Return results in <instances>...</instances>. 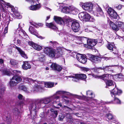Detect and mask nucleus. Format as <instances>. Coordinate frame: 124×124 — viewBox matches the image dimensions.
<instances>
[{
    "mask_svg": "<svg viewBox=\"0 0 124 124\" xmlns=\"http://www.w3.org/2000/svg\"><path fill=\"white\" fill-rule=\"evenodd\" d=\"M19 89L23 91L26 93H29L28 89L25 86L23 85H20L19 87Z\"/></svg>",
    "mask_w": 124,
    "mask_h": 124,
    "instance_id": "4c0bfd02",
    "label": "nucleus"
},
{
    "mask_svg": "<svg viewBox=\"0 0 124 124\" xmlns=\"http://www.w3.org/2000/svg\"><path fill=\"white\" fill-rule=\"evenodd\" d=\"M101 58L98 56H94L93 58V60H92L91 61L97 63L101 61Z\"/></svg>",
    "mask_w": 124,
    "mask_h": 124,
    "instance_id": "c9c22d12",
    "label": "nucleus"
},
{
    "mask_svg": "<svg viewBox=\"0 0 124 124\" xmlns=\"http://www.w3.org/2000/svg\"><path fill=\"white\" fill-rule=\"evenodd\" d=\"M71 27L73 30L75 32L78 31L80 29V26L79 23L76 21L72 23Z\"/></svg>",
    "mask_w": 124,
    "mask_h": 124,
    "instance_id": "2eb2a0df",
    "label": "nucleus"
},
{
    "mask_svg": "<svg viewBox=\"0 0 124 124\" xmlns=\"http://www.w3.org/2000/svg\"><path fill=\"white\" fill-rule=\"evenodd\" d=\"M63 20L64 22V25L66 24L67 26H68L70 24H71L72 22L71 19L67 17H63Z\"/></svg>",
    "mask_w": 124,
    "mask_h": 124,
    "instance_id": "c756f323",
    "label": "nucleus"
},
{
    "mask_svg": "<svg viewBox=\"0 0 124 124\" xmlns=\"http://www.w3.org/2000/svg\"><path fill=\"white\" fill-rule=\"evenodd\" d=\"M22 80L21 77L17 76H14L11 79L9 82V86L12 88L16 86L18 82H20Z\"/></svg>",
    "mask_w": 124,
    "mask_h": 124,
    "instance_id": "423d86ee",
    "label": "nucleus"
},
{
    "mask_svg": "<svg viewBox=\"0 0 124 124\" xmlns=\"http://www.w3.org/2000/svg\"><path fill=\"white\" fill-rule=\"evenodd\" d=\"M40 116L41 117H44V113H41L40 115Z\"/></svg>",
    "mask_w": 124,
    "mask_h": 124,
    "instance_id": "e2e57ef3",
    "label": "nucleus"
},
{
    "mask_svg": "<svg viewBox=\"0 0 124 124\" xmlns=\"http://www.w3.org/2000/svg\"><path fill=\"white\" fill-rule=\"evenodd\" d=\"M44 52L49 57L52 58L58 57L62 54V48L60 47L57 48L56 50L47 47L45 48Z\"/></svg>",
    "mask_w": 124,
    "mask_h": 124,
    "instance_id": "f257e3e1",
    "label": "nucleus"
},
{
    "mask_svg": "<svg viewBox=\"0 0 124 124\" xmlns=\"http://www.w3.org/2000/svg\"><path fill=\"white\" fill-rule=\"evenodd\" d=\"M36 99L35 100V103H32L31 104L29 107V109L31 112V116H32V114L34 113L35 115L36 114V108H40L41 107H39L37 104L36 102Z\"/></svg>",
    "mask_w": 124,
    "mask_h": 124,
    "instance_id": "f8f14e48",
    "label": "nucleus"
},
{
    "mask_svg": "<svg viewBox=\"0 0 124 124\" xmlns=\"http://www.w3.org/2000/svg\"><path fill=\"white\" fill-rule=\"evenodd\" d=\"M86 94L88 96V97L86 98V99L87 101H89L90 100L91 101L92 100L94 101L93 103L97 104H100V102L98 101L96 99H92L95 97V95L92 91L88 90L87 91Z\"/></svg>",
    "mask_w": 124,
    "mask_h": 124,
    "instance_id": "6e6552de",
    "label": "nucleus"
},
{
    "mask_svg": "<svg viewBox=\"0 0 124 124\" xmlns=\"http://www.w3.org/2000/svg\"><path fill=\"white\" fill-rule=\"evenodd\" d=\"M2 74L8 76H10L11 75V73L7 70H4L2 71Z\"/></svg>",
    "mask_w": 124,
    "mask_h": 124,
    "instance_id": "79ce46f5",
    "label": "nucleus"
},
{
    "mask_svg": "<svg viewBox=\"0 0 124 124\" xmlns=\"http://www.w3.org/2000/svg\"><path fill=\"white\" fill-rule=\"evenodd\" d=\"M79 5L84 10L88 12H92L93 10V5L90 2H80Z\"/></svg>",
    "mask_w": 124,
    "mask_h": 124,
    "instance_id": "20e7f679",
    "label": "nucleus"
},
{
    "mask_svg": "<svg viewBox=\"0 0 124 124\" xmlns=\"http://www.w3.org/2000/svg\"><path fill=\"white\" fill-rule=\"evenodd\" d=\"M14 75H16L17 76L20 74H21V72L20 71H18L16 70H14L12 71Z\"/></svg>",
    "mask_w": 124,
    "mask_h": 124,
    "instance_id": "09e8293b",
    "label": "nucleus"
},
{
    "mask_svg": "<svg viewBox=\"0 0 124 124\" xmlns=\"http://www.w3.org/2000/svg\"><path fill=\"white\" fill-rule=\"evenodd\" d=\"M116 76L120 80H122L124 78V76L121 74H116Z\"/></svg>",
    "mask_w": 124,
    "mask_h": 124,
    "instance_id": "37998d69",
    "label": "nucleus"
},
{
    "mask_svg": "<svg viewBox=\"0 0 124 124\" xmlns=\"http://www.w3.org/2000/svg\"><path fill=\"white\" fill-rule=\"evenodd\" d=\"M29 30L31 34L34 35L40 39H43L42 37L39 36L37 31L34 29L31 26H30L29 29Z\"/></svg>",
    "mask_w": 124,
    "mask_h": 124,
    "instance_id": "5701e85b",
    "label": "nucleus"
},
{
    "mask_svg": "<svg viewBox=\"0 0 124 124\" xmlns=\"http://www.w3.org/2000/svg\"><path fill=\"white\" fill-rule=\"evenodd\" d=\"M50 110L51 112L53 113L54 114V117L55 118L58 115L57 111L52 108Z\"/></svg>",
    "mask_w": 124,
    "mask_h": 124,
    "instance_id": "a18cd8bd",
    "label": "nucleus"
},
{
    "mask_svg": "<svg viewBox=\"0 0 124 124\" xmlns=\"http://www.w3.org/2000/svg\"><path fill=\"white\" fill-rule=\"evenodd\" d=\"M57 105L58 106H59L60 107H63L62 105V104L60 103L58 104Z\"/></svg>",
    "mask_w": 124,
    "mask_h": 124,
    "instance_id": "338daca9",
    "label": "nucleus"
},
{
    "mask_svg": "<svg viewBox=\"0 0 124 124\" xmlns=\"http://www.w3.org/2000/svg\"><path fill=\"white\" fill-rule=\"evenodd\" d=\"M116 23L118 27H119V28L121 29L123 31V33L124 34V23L118 21Z\"/></svg>",
    "mask_w": 124,
    "mask_h": 124,
    "instance_id": "72a5a7b5",
    "label": "nucleus"
},
{
    "mask_svg": "<svg viewBox=\"0 0 124 124\" xmlns=\"http://www.w3.org/2000/svg\"><path fill=\"white\" fill-rule=\"evenodd\" d=\"M89 21L91 22H94L95 20L93 17H91L90 16V18H89Z\"/></svg>",
    "mask_w": 124,
    "mask_h": 124,
    "instance_id": "6e6d98bb",
    "label": "nucleus"
},
{
    "mask_svg": "<svg viewBox=\"0 0 124 124\" xmlns=\"http://www.w3.org/2000/svg\"><path fill=\"white\" fill-rule=\"evenodd\" d=\"M3 62V60L1 59H0V63H2Z\"/></svg>",
    "mask_w": 124,
    "mask_h": 124,
    "instance_id": "774afa93",
    "label": "nucleus"
},
{
    "mask_svg": "<svg viewBox=\"0 0 124 124\" xmlns=\"http://www.w3.org/2000/svg\"><path fill=\"white\" fill-rule=\"evenodd\" d=\"M50 67L52 70L57 71H60L62 69L61 67L55 63H52Z\"/></svg>",
    "mask_w": 124,
    "mask_h": 124,
    "instance_id": "412c9836",
    "label": "nucleus"
},
{
    "mask_svg": "<svg viewBox=\"0 0 124 124\" xmlns=\"http://www.w3.org/2000/svg\"><path fill=\"white\" fill-rule=\"evenodd\" d=\"M13 112L14 114L16 116H18L20 114V112L17 108H15L13 109Z\"/></svg>",
    "mask_w": 124,
    "mask_h": 124,
    "instance_id": "c03bdc74",
    "label": "nucleus"
},
{
    "mask_svg": "<svg viewBox=\"0 0 124 124\" xmlns=\"http://www.w3.org/2000/svg\"><path fill=\"white\" fill-rule=\"evenodd\" d=\"M5 90V86L3 85L0 86V99H1L2 97V95Z\"/></svg>",
    "mask_w": 124,
    "mask_h": 124,
    "instance_id": "58836bf2",
    "label": "nucleus"
},
{
    "mask_svg": "<svg viewBox=\"0 0 124 124\" xmlns=\"http://www.w3.org/2000/svg\"><path fill=\"white\" fill-rule=\"evenodd\" d=\"M21 78L23 79L24 81L26 82H28L31 84L32 83L33 85H35L34 89V92L38 91L39 89L42 88V85H40V84L39 83L38 81L36 80H33L31 78L23 77H22Z\"/></svg>",
    "mask_w": 124,
    "mask_h": 124,
    "instance_id": "7ed1b4c3",
    "label": "nucleus"
},
{
    "mask_svg": "<svg viewBox=\"0 0 124 124\" xmlns=\"http://www.w3.org/2000/svg\"><path fill=\"white\" fill-rule=\"evenodd\" d=\"M69 78H73L72 80L75 82H78V79L84 80L86 78V75L83 74H74L68 76Z\"/></svg>",
    "mask_w": 124,
    "mask_h": 124,
    "instance_id": "0eeeda50",
    "label": "nucleus"
},
{
    "mask_svg": "<svg viewBox=\"0 0 124 124\" xmlns=\"http://www.w3.org/2000/svg\"><path fill=\"white\" fill-rule=\"evenodd\" d=\"M28 43L29 45L32 46L34 49L37 50L39 51L42 49L41 46L35 43L32 41H29L28 42Z\"/></svg>",
    "mask_w": 124,
    "mask_h": 124,
    "instance_id": "6ab92c4d",
    "label": "nucleus"
},
{
    "mask_svg": "<svg viewBox=\"0 0 124 124\" xmlns=\"http://www.w3.org/2000/svg\"><path fill=\"white\" fill-rule=\"evenodd\" d=\"M63 108L64 109H66L68 111L70 109H71V108H70L67 106H65V105H63Z\"/></svg>",
    "mask_w": 124,
    "mask_h": 124,
    "instance_id": "4d7b16f0",
    "label": "nucleus"
},
{
    "mask_svg": "<svg viewBox=\"0 0 124 124\" xmlns=\"http://www.w3.org/2000/svg\"><path fill=\"white\" fill-rule=\"evenodd\" d=\"M18 27L16 30V34L18 35L19 38L20 39H22L23 37H24L27 39L29 37L26 32L22 29L20 23L18 24Z\"/></svg>",
    "mask_w": 124,
    "mask_h": 124,
    "instance_id": "39448f33",
    "label": "nucleus"
},
{
    "mask_svg": "<svg viewBox=\"0 0 124 124\" xmlns=\"http://www.w3.org/2000/svg\"><path fill=\"white\" fill-rule=\"evenodd\" d=\"M73 36V35L70 34H68L66 35L65 37V39L66 40L69 39L70 40L71 39V38Z\"/></svg>",
    "mask_w": 124,
    "mask_h": 124,
    "instance_id": "3c124183",
    "label": "nucleus"
},
{
    "mask_svg": "<svg viewBox=\"0 0 124 124\" xmlns=\"http://www.w3.org/2000/svg\"><path fill=\"white\" fill-rule=\"evenodd\" d=\"M8 26H7L5 28L4 30V31L3 33L4 35H5L6 33H7L8 32Z\"/></svg>",
    "mask_w": 124,
    "mask_h": 124,
    "instance_id": "5fc2aeb1",
    "label": "nucleus"
},
{
    "mask_svg": "<svg viewBox=\"0 0 124 124\" xmlns=\"http://www.w3.org/2000/svg\"><path fill=\"white\" fill-rule=\"evenodd\" d=\"M115 45L112 43H108L106 46L107 48L109 50L111 51H113Z\"/></svg>",
    "mask_w": 124,
    "mask_h": 124,
    "instance_id": "e433bc0d",
    "label": "nucleus"
},
{
    "mask_svg": "<svg viewBox=\"0 0 124 124\" xmlns=\"http://www.w3.org/2000/svg\"><path fill=\"white\" fill-rule=\"evenodd\" d=\"M18 99L20 100H22L23 99V96L20 94H19L18 96Z\"/></svg>",
    "mask_w": 124,
    "mask_h": 124,
    "instance_id": "13d9d810",
    "label": "nucleus"
},
{
    "mask_svg": "<svg viewBox=\"0 0 124 124\" xmlns=\"http://www.w3.org/2000/svg\"><path fill=\"white\" fill-rule=\"evenodd\" d=\"M64 117L65 116L64 115H60L59 116V120L62 121Z\"/></svg>",
    "mask_w": 124,
    "mask_h": 124,
    "instance_id": "864d4df0",
    "label": "nucleus"
},
{
    "mask_svg": "<svg viewBox=\"0 0 124 124\" xmlns=\"http://www.w3.org/2000/svg\"><path fill=\"white\" fill-rule=\"evenodd\" d=\"M81 69L82 71L84 72H87L89 70V68L84 67H81Z\"/></svg>",
    "mask_w": 124,
    "mask_h": 124,
    "instance_id": "8fccbe9b",
    "label": "nucleus"
},
{
    "mask_svg": "<svg viewBox=\"0 0 124 124\" xmlns=\"http://www.w3.org/2000/svg\"><path fill=\"white\" fill-rule=\"evenodd\" d=\"M108 77L109 75L108 74H105L101 76V78L105 81L106 85V87H107V86H111L113 83V81L112 80L107 79L108 78Z\"/></svg>",
    "mask_w": 124,
    "mask_h": 124,
    "instance_id": "9b49d317",
    "label": "nucleus"
},
{
    "mask_svg": "<svg viewBox=\"0 0 124 124\" xmlns=\"http://www.w3.org/2000/svg\"><path fill=\"white\" fill-rule=\"evenodd\" d=\"M23 64L22 65V68L23 69L26 70L30 69L31 68V65L28 62L23 61Z\"/></svg>",
    "mask_w": 124,
    "mask_h": 124,
    "instance_id": "cd10ccee",
    "label": "nucleus"
},
{
    "mask_svg": "<svg viewBox=\"0 0 124 124\" xmlns=\"http://www.w3.org/2000/svg\"><path fill=\"white\" fill-rule=\"evenodd\" d=\"M116 8L118 10L121 9L122 8V6L121 5H118L116 7Z\"/></svg>",
    "mask_w": 124,
    "mask_h": 124,
    "instance_id": "bf43d9fd",
    "label": "nucleus"
},
{
    "mask_svg": "<svg viewBox=\"0 0 124 124\" xmlns=\"http://www.w3.org/2000/svg\"><path fill=\"white\" fill-rule=\"evenodd\" d=\"M16 49L18 50L21 56L25 58H27L28 57L24 52L22 51L20 48L16 47Z\"/></svg>",
    "mask_w": 124,
    "mask_h": 124,
    "instance_id": "7c9ffc66",
    "label": "nucleus"
},
{
    "mask_svg": "<svg viewBox=\"0 0 124 124\" xmlns=\"http://www.w3.org/2000/svg\"><path fill=\"white\" fill-rule=\"evenodd\" d=\"M17 42L19 44H20L21 43V40L19 39H18L17 40Z\"/></svg>",
    "mask_w": 124,
    "mask_h": 124,
    "instance_id": "69168bd1",
    "label": "nucleus"
},
{
    "mask_svg": "<svg viewBox=\"0 0 124 124\" xmlns=\"http://www.w3.org/2000/svg\"><path fill=\"white\" fill-rule=\"evenodd\" d=\"M106 116L108 119H111L113 118V116L111 114H107L106 115Z\"/></svg>",
    "mask_w": 124,
    "mask_h": 124,
    "instance_id": "603ef678",
    "label": "nucleus"
},
{
    "mask_svg": "<svg viewBox=\"0 0 124 124\" xmlns=\"http://www.w3.org/2000/svg\"><path fill=\"white\" fill-rule=\"evenodd\" d=\"M108 12L112 19H116L117 16L116 12L111 8L109 7L108 9Z\"/></svg>",
    "mask_w": 124,
    "mask_h": 124,
    "instance_id": "4468645a",
    "label": "nucleus"
},
{
    "mask_svg": "<svg viewBox=\"0 0 124 124\" xmlns=\"http://www.w3.org/2000/svg\"><path fill=\"white\" fill-rule=\"evenodd\" d=\"M25 1H29L32 4L33 3H34L35 1L34 0H25Z\"/></svg>",
    "mask_w": 124,
    "mask_h": 124,
    "instance_id": "052dcab7",
    "label": "nucleus"
},
{
    "mask_svg": "<svg viewBox=\"0 0 124 124\" xmlns=\"http://www.w3.org/2000/svg\"><path fill=\"white\" fill-rule=\"evenodd\" d=\"M41 7L40 4H37L36 5L31 6L29 8L30 10H35L39 9Z\"/></svg>",
    "mask_w": 124,
    "mask_h": 124,
    "instance_id": "2f4dec72",
    "label": "nucleus"
},
{
    "mask_svg": "<svg viewBox=\"0 0 124 124\" xmlns=\"http://www.w3.org/2000/svg\"><path fill=\"white\" fill-rule=\"evenodd\" d=\"M40 85H42V88L41 89H42L43 88V86L44 85L47 88H51L53 87L54 86V83L53 82H42L41 84H40Z\"/></svg>",
    "mask_w": 124,
    "mask_h": 124,
    "instance_id": "393cba45",
    "label": "nucleus"
},
{
    "mask_svg": "<svg viewBox=\"0 0 124 124\" xmlns=\"http://www.w3.org/2000/svg\"><path fill=\"white\" fill-rule=\"evenodd\" d=\"M94 56L91 54H87L86 55V56L87 58L91 61L93 60V58Z\"/></svg>",
    "mask_w": 124,
    "mask_h": 124,
    "instance_id": "de8ad7c7",
    "label": "nucleus"
},
{
    "mask_svg": "<svg viewBox=\"0 0 124 124\" xmlns=\"http://www.w3.org/2000/svg\"><path fill=\"white\" fill-rule=\"evenodd\" d=\"M110 92L112 97H115L117 95H119L121 93L122 91L116 88H115L113 90H110Z\"/></svg>",
    "mask_w": 124,
    "mask_h": 124,
    "instance_id": "a211bd4d",
    "label": "nucleus"
},
{
    "mask_svg": "<svg viewBox=\"0 0 124 124\" xmlns=\"http://www.w3.org/2000/svg\"><path fill=\"white\" fill-rule=\"evenodd\" d=\"M87 45L90 49H92V47L94 46L97 43V41L96 39H89L86 40Z\"/></svg>",
    "mask_w": 124,
    "mask_h": 124,
    "instance_id": "f3484780",
    "label": "nucleus"
},
{
    "mask_svg": "<svg viewBox=\"0 0 124 124\" xmlns=\"http://www.w3.org/2000/svg\"><path fill=\"white\" fill-rule=\"evenodd\" d=\"M78 17L81 21L86 22L89 21L90 15L85 12H83L80 13L78 15Z\"/></svg>",
    "mask_w": 124,
    "mask_h": 124,
    "instance_id": "9d476101",
    "label": "nucleus"
},
{
    "mask_svg": "<svg viewBox=\"0 0 124 124\" xmlns=\"http://www.w3.org/2000/svg\"><path fill=\"white\" fill-rule=\"evenodd\" d=\"M63 9L66 10V12L68 13H72L74 14H76L78 13V10L73 7H70L69 8L67 7H65L63 8Z\"/></svg>",
    "mask_w": 124,
    "mask_h": 124,
    "instance_id": "dca6fc26",
    "label": "nucleus"
},
{
    "mask_svg": "<svg viewBox=\"0 0 124 124\" xmlns=\"http://www.w3.org/2000/svg\"><path fill=\"white\" fill-rule=\"evenodd\" d=\"M10 63L11 65L14 66L16 65L17 64V63L16 61L13 59H11L10 60Z\"/></svg>",
    "mask_w": 124,
    "mask_h": 124,
    "instance_id": "49530a36",
    "label": "nucleus"
},
{
    "mask_svg": "<svg viewBox=\"0 0 124 124\" xmlns=\"http://www.w3.org/2000/svg\"><path fill=\"white\" fill-rule=\"evenodd\" d=\"M114 98L113 101H111L109 102L110 103H115L116 104H120L121 103L120 100L116 97L115 96V97H112Z\"/></svg>",
    "mask_w": 124,
    "mask_h": 124,
    "instance_id": "473e14b6",
    "label": "nucleus"
},
{
    "mask_svg": "<svg viewBox=\"0 0 124 124\" xmlns=\"http://www.w3.org/2000/svg\"><path fill=\"white\" fill-rule=\"evenodd\" d=\"M1 1L3 2V3H2L3 4L6 5L8 6V7L10 8H11L12 11L14 13L15 15L17 17V19H20L22 18V16L20 15V13L17 11L15 10V9L13 6L9 3L5 2L3 0H1Z\"/></svg>",
    "mask_w": 124,
    "mask_h": 124,
    "instance_id": "1a4fd4ad",
    "label": "nucleus"
},
{
    "mask_svg": "<svg viewBox=\"0 0 124 124\" xmlns=\"http://www.w3.org/2000/svg\"><path fill=\"white\" fill-rule=\"evenodd\" d=\"M74 53L76 55L77 59L79 62L82 63H86L87 61V59L85 56L79 53Z\"/></svg>",
    "mask_w": 124,
    "mask_h": 124,
    "instance_id": "ddd939ff",
    "label": "nucleus"
},
{
    "mask_svg": "<svg viewBox=\"0 0 124 124\" xmlns=\"http://www.w3.org/2000/svg\"><path fill=\"white\" fill-rule=\"evenodd\" d=\"M96 5L97 6L96 8V13L94 14L95 15L97 16H103L104 13L101 8L97 4Z\"/></svg>",
    "mask_w": 124,
    "mask_h": 124,
    "instance_id": "aec40b11",
    "label": "nucleus"
},
{
    "mask_svg": "<svg viewBox=\"0 0 124 124\" xmlns=\"http://www.w3.org/2000/svg\"><path fill=\"white\" fill-rule=\"evenodd\" d=\"M46 25L49 28L53 29H55L57 28L56 26L52 23H46Z\"/></svg>",
    "mask_w": 124,
    "mask_h": 124,
    "instance_id": "f704fd0d",
    "label": "nucleus"
},
{
    "mask_svg": "<svg viewBox=\"0 0 124 124\" xmlns=\"http://www.w3.org/2000/svg\"><path fill=\"white\" fill-rule=\"evenodd\" d=\"M59 96L56 95H54L49 97L44 98L36 99V102L39 107H43L46 104L49 103L51 101L59 98Z\"/></svg>",
    "mask_w": 124,
    "mask_h": 124,
    "instance_id": "f03ea898",
    "label": "nucleus"
},
{
    "mask_svg": "<svg viewBox=\"0 0 124 124\" xmlns=\"http://www.w3.org/2000/svg\"><path fill=\"white\" fill-rule=\"evenodd\" d=\"M85 31L87 32H89L90 31V30H89L88 28L85 29Z\"/></svg>",
    "mask_w": 124,
    "mask_h": 124,
    "instance_id": "0e129e2a",
    "label": "nucleus"
},
{
    "mask_svg": "<svg viewBox=\"0 0 124 124\" xmlns=\"http://www.w3.org/2000/svg\"><path fill=\"white\" fill-rule=\"evenodd\" d=\"M39 59L41 62L45 60V56L43 53H40L39 55Z\"/></svg>",
    "mask_w": 124,
    "mask_h": 124,
    "instance_id": "ea45409f",
    "label": "nucleus"
},
{
    "mask_svg": "<svg viewBox=\"0 0 124 124\" xmlns=\"http://www.w3.org/2000/svg\"><path fill=\"white\" fill-rule=\"evenodd\" d=\"M54 19L57 23L62 26L64 25L63 17L62 18L59 17L54 16Z\"/></svg>",
    "mask_w": 124,
    "mask_h": 124,
    "instance_id": "4be33fe9",
    "label": "nucleus"
},
{
    "mask_svg": "<svg viewBox=\"0 0 124 124\" xmlns=\"http://www.w3.org/2000/svg\"><path fill=\"white\" fill-rule=\"evenodd\" d=\"M66 118L67 121L68 123L72 124L73 122L74 119L72 118L71 115L70 113L67 114Z\"/></svg>",
    "mask_w": 124,
    "mask_h": 124,
    "instance_id": "c85d7f7f",
    "label": "nucleus"
},
{
    "mask_svg": "<svg viewBox=\"0 0 124 124\" xmlns=\"http://www.w3.org/2000/svg\"><path fill=\"white\" fill-rule=\"evenodd\" d=\"M113 66H106L105 67L102 68V67H100L98 68L101 70H103L104 72H108L113 71V69L112 68Z\"/></svg>",
    "mask_w": 124,
    "mask_h": 124,
    "instance_id": "b1692460",
    "label": "nucleus"
},
{
    "mask_svg": "<svg viewBox=\"0 0 124 124\" xmlns=\"http://www.w3.org/2000/svg\"><path fill=\"white\" fill-rule=\"evenodd\" d=\"M10 20L11 21V20L10 19H9L8 18L6 19L7 22H6V24H7V26H8V24H9V23Z\"/></svg>",
    "mask_w": 124,
    "mask_h": 124,
    "instance_id": "680f3d73",
    "label": "nucleus"
},
{
    "mask_svg": "<svg viewBox=\"0 0 124 124\" xmlns=\"http://www.w3.org/2000/svg\"><path fill=\"white\" fill-rule=\"evenodd\" d=\"M4 120L8 124L10 123L11 121L12 120L10 114L7 112L3 116Z\"/></svg>",
    "mask_w": 124,
    "mask_h": 124,
    "instance_id": "a878e982",
    "label": "nucleus"
},
{
    "mask_svg": "<svg viewBox=\"0 0 124 124\" xmlns=\"http://www.w3.org/2000/svg\"><path fill=\"white\" fill-rule=\"evenodd\" d=\"M109 24L110 27L112 28V29L115 31H117L119 30V27L117 25V24H115L114 23L111 21L109 22Z\"/></svg>",
    "mask_w": 124,
    "mask_h": 124,
    "instance_id": "bb28decb",
    "label": "nucleus"
},
{
    "mask_svg": "<svg viewBox=\"0 0 124 124\" xmlns=\"http://www.w3.org/2000/svg\"><path fill=\"white\" fill-rule=\"evenodd\" d=\"M70 93L66 91H59L57 92L56 93V94H66L67 95H69Z\"/></svg>",
    "mask_w": 124,
    "mask_h": 124,
    "instance_id": "a19ab883",
    "label": "nucleus"
}]
</instances>
